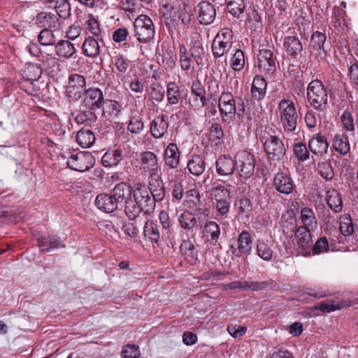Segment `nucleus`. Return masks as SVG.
I'll return each mask as SVG.
<instances>
[{
    "mask_svg": "<svg viewBox=\"0 0 358 358\" xmlns=\"http://www.w3.org/2000/svg\"><path fill=\"white\" fill-rule=\"evenodd\" d=\"M179 62L181 69L188 74L194 71L195 61L189 55V51L184 44L179 45Z\"/></svg>",
    "mask_w": 358,
    "mask_h": 358,
    "instance_id": "obj_35",
    "label": "nucleus"
},
{
    "mask_svg": "<svg viewBox=\"0 0 358 358\" xmlns=\"http://www.w3.org/2000/svg\"><path fill=\"white\" fill-rule=\"evenodd\" d=\"M83 103L89 109L100 108L104 103L102 91L97 87L85 90L84 91Z\"/></svg>",
    "mask_w": 358,
    "mask_h": 358,
    "instance_id": "obj_15",
    "label": "nucleus"
},
{
    "mask_svg": "<svg viewBox=\"0 0 358 358\" xmlns=\"http://www.w3.org/2000/svg\"><path fill=\"white\" fill-rule=\"evenodd\" d=\"M247 15L248 17L246 21L251 29L253 28V29L256 31L262 27L261 16L255 6H250Z\"/></svg>",
    "mask_w": 358,
    "mask_h": 358,
    "instance_id": "obj_51",
    "label": "nucleus"
},
{
    "mask_svg": "<svg viewBox=\"0 0 358 358\" xmlns=\"http://www.w3.org/2000/svg\"><path fill=\"white\" fill-rule=\"evenodd\" d=\"M266 80L262 76H255L251 86L252 97L257 101L262 100L266 96Z\"/></svg>",
    "mask_w": 358,
    "mask_h": 358,
    "instance_id": "obj_31",
    "label": "nucleus"
},
{
    "mask_svg": "<svg viewBox=\"0 0 358 358\" xmlns=\"http://www.w3.org/2000/svg\"><path fill=\"white\" fill-rule=\"evenodd\" d=\"M235 159L240 176L245 179L250 178L255 171V156L247 150H241L236 153Z\"/></svg>",
    "mask_w": 358,
    "mask_h": 358,
    "instance_id": "obj_5",
    "label": "nucleus"
},
{
    "mask_svg": "<svg viewBox=\"0 0 358 358\" xmlns=\"http://www.w3.org/2000/svg\"><path fill=\"white\" fill-rule=\"evenodd\" d=\"M135 36L143 43L150 42L155 35V27L152 20L146 15H138L134 22Z\"/></svg>",
    "mask_w": 358,
    "mask_h": 358,
    "instance_id": "obj_4",
    "label": "nucleus"
},
{
    "mask_svg": "<svg viewBox=\"0 0 358 358\" xmlns=\"http://www.w3.org/2000/svg\"><path fill=\"white\" fill-rule=\"evenodd\" d=\"M202 232L211 245H215L218 242L221 234L220 225L212 220L206 222Z\"/></svg>",
    "mask_w": 358,
    "mask_h": 358,
    "instance_id": "obj_30",
    "label": "nucleus"
},
{
    "mask_svg": "<svg viewBox=\"0 0 358 358\" xmlns=\"http://www.w3.org/2000/svg\"><path fill=\"white\" fill-rule=\"evenodd\" d=\"M112 62L117 71L120 73H126L131 63L126 56L120 53L115 55L112 58Z\"/></svg>",
    "mask_w": 358,
    "mask_h": 358,
    "instance_id": "obj_56",
    "label": "nucleus"
},
{
    "mask_svg": "<svg viewBox=\"0 0 358 358\" xmlns=\"http://www.w3.org/2000/svg\"><path fill=\"white\" fill-rule=\"evenodd\" d=\"M341 120L342 126L346 131L355 132L357 121H355L350 112L345 110L341 115Z\"/></svg>",
    "mask_w": 358,
    "mask_h": 358,
    "instance_id": "obj_61",
    "label": "nucleus"
},
{
    "mask_svg": "<svg viewBox=\"0 0 358 358\" xmlns=\"http://www.w3.org/2000/svg\"><path fill=\"white\" fill-rule=\"evenodd\" d=\"M264 150L268 157L273 161L282 159L286 150L282 141L275 135L269 134L268 137L264 136Z\"/></svg>",
    "mask_w": 358,
    "mask_h": 358,
    "instance_id": "obj_10",
    "label": "nucleus"
},
{
    "mask_svg": "<svg viewBox=\"0 0 358 358\" xmlns=\"http://www.w3.org/2000/svg\"><path fill=\"white\" fill-rule=\"evenodd\" d=\"M104 103L103 109L104 116L108 120H114L117 117L122 108L121 104L115 100H106Z\"/></svg>",
    "mask_w": 358,
    "mask_h": 358,
    "instance_id": "obj_45",
    "label": "nucleus"
},
{
    "mask_svg": "<svg viewBox=\"0 0 358 358\" xmlns=\"http://www.w3.org/2000/svg\"><path fill=\"white\" fill-rule=\"evenodd\" d=\"M38 40L41 45L44 46L56 45L57 38L53 31L44 28L39 34Z\"/></svg>",
    "mask_w": 358,
    "mask_h": 358,
    "instance_id": "obj_57",
    "label": "nucleus"
},
{
    "mask_svg": "<svg viewBox=\"0 0 358 358\" xmlns=\"http://www.w3.org/2000/svg\"><path fill=\"white\" fill-rule=\"evenodd\" d=\"M257 254L264 261L268 262L272 259L273 250L268 244L263 239L257 241Z\"/></svg>",
    "mask_w": 358,
    "mask_h": 358,
    "instance_id": "obj_52",
    "label": "nucleus"
},
{
    "mask_svg": "<svg viewBox=\"0 0 358 358\" xmlns=\"http://www.w3.org/2000/svg\"><path fill=\"white\" fill-rule=\"evenodd\" d=\"M283 47L289 59H293L294 61H299L300 59L303 51V46L297 36H285Z\"/></svg>",
    "mask_w": 358,
    "mask_h": 358,
    "instance_id": "obj_14",
    "label": "nucleus"
},
{
    "mask_svg": "<svg viewBox=\"0 0 358 358\" xmlns=\"http://www.w3.org/2000/svg\"><path fill=\"white\" fill-rule=\"evenodd\" d=\"M218 108L222 119L224 121L229 120L237 113L236 101L234 95L229 92H223L219 98Z\"/></svg>",
    "mask_w": 358,
    "mask_h": 358,
    "instance_id": "obj_9",
    "label": "nucleus"
},
{
    "mask_svg": "<svg viewBox=\"0 0 358 358\" xmlns=\"http://www.w3.org/2000/svg\"><path fill=\"white\" fill-rule=\"evenodd\" d=\"M166 96L169 105H175L178 103L180 91L179 86L176 83L171 82L167 85Z\"/></svg>",
    "mask_w": 358,
    "mask_h": 358,
    "instance_id": "obj_55",
    "label": "nucleus"
},
{
    "mask_svg": "<svg viewBox=\"0 0 358 358\" xmlns=\"http://www.w3.org/2000/svg\"><path fill=\"white\" fill-rule=\"evenodd\" d=\"M144 238L150 241L152 243H158L160 237L162 236V231L157 223L153 220H148V217L144 220L143 224Z\"/></svg>",
    "mask_w": 358,
    "mask_h": 358,
    "instance_id": "obj_27",
    "label": "nucleus"
},
{
    "mask_svg": "<svg viewBox=\"0 0 358 358\" xmlns=\"http://www.w3.org/2000/svg\"><path fill=\"white\" fill-rule=\"evenodd\" d=\"M144 129V123L141 116H132L128 123L127 129L132 134H138Z\"/></svg>",
    "mask_w": 358,
    "mask_h": 358,
    "instance_id": "obj_62",
    "label": "nucleus"
},
{
    "mask_svg": "<svg viewBox=\"0 0 358 358\" xmlns=\"http://www.w3.org/2000/svg\"><path fill=\"white\" fill-rule=\"evenodd\" d=\"M95 205L99 210L110 213L115 211L120 204L113 194H100L96 197Z\"/></svg>",
    "mask_w": 358,
    "mask_h": 358,
    "instance_id": "obj_19",
    "label": "nucleus"
},
{
    "mask_svg": "<svg viewBox=\"0 0 358 358\" xmlns=\"http://www.w3.org/2000/svg\"><path fill=\"white\" fill-rule=\"evenodd\" d=\"M122 159V152L116 149L106 152L101 158V163L105 167H112L118 165Z\"/></svg>",
    "mask_w": 358,
    "mask_h": 358,
    "instance_id": "obj_43",
    "label": "nucleus"
},
{
    "mask_svg": "<svg viewBox=\"0 0 358 358\" xmlns=\"http://www.w3.org/2000/svg\"><path fill=\"white\" fill-rule=\"evenodd\" d=\"M245 65V55L243 52L237 49L234 53L231 59V66L235 71H241L243 69Z\"/></svg>",
    "mask_w": 358,
    "mask_h": 358,
    "instance_id": "obj_63",
    "label": "nucleus"
},
{
    "mask_svg": "<svg viewBox=\"0 0 358 358\" xmlns=\"http://www.w3.org/2000/svg\"><path fill=\"white\" fill-rule=\"evenodd\" d=\"M95 140V135L90 129L83 128L77 133L76 142L83 148L92 147Z\"/></svg>",
    "mask_w": 358,
    "mask_h": 358,
    "instance_id": "obj_41",
    "label": "nucleus"
},
{
    "mask_svg": "<svg viewBox=\"0 0 358 358\" xmlns=\"http://www.w3.org/2000/svg\"><path fill=\"white\" fill-rule=\"evenodd\" d=\"M42 73L43 70L40 65L29 64L24 71V76L28 82L33 84L41 78Z\"/></svg>",
    "mask_w": 358,
    "mask_h": 358,
    "instance_id": "obj_46",
    "label": "nucleus"
},
{
    "mask_svg": "<svg viewBox=\"0 0 358 358\" xmlns=\"http://www.w3.org/2000/svg\"><path fill=\"white\" fill-rule=\"evenodd\" d=\"M273 185L277 191L289 194L294 188V182L291 177L285 173H278L273 178Z\"/></svg>",
    "mask_w": 358,
    "mask_h": 358,
    "instance_id": "obj_20",
    "label": "nucleus"
},
{
    "mask_svg": "<svg viewBox=\"0 0 358 358\" xmlns=\"http://www.w3.org/2000/svg\"><path fill=\"white\" fill-rule=\"evenodd\" d=\"M178 221L182 228L193 231L194 229H201L202 224L199 223L198 220L195 219V216L190 213L189 210H185L182 212L179 217Z\"/></svg>",
    "mask_w": 358,
    "mask_h": 358,
    "instance_id": "obj_38",
    "label": "nucleus"
},
{
    "mask_svg": "<svg viewBox=\"0 0 358 358\" xmlns=\"http://www.w3.org/2000/svg\"><path fill=\"white\" fill-rule=\"evenodd\" d=\"M252 238L249 231H243L237 238V245H231L230 250L236 257H248L252 250Z\"/></svg>",
    "mask_w": 358,
    "mask_h": 358,
    "instance_id": "obj_11",
    "label": "nucleus"
},
{
    "mask_svg": "<svg viewBox=\"0 0 358 358\" xmlns=\"http://www.w3.org/2000/svg\"><path fill=\"white\" fill-rule=\"evenodd\" d=\"M308 147L314 155L322 156L327 152L329 143L324 136L316 134L309 140Z\"/></svg>",
    "mask_w": 358,
    "mask_h": 358,
    "instance_id": "obj_28",
    "label": "nucleus"
},
{
    "mask_svg": "<svg viewBox=\"0 0 358 358\" xmlns=\"http://www.w3.org/2000/svg\"><path fill=\"white\" fill-rule=\"evenodd\" d=\"M332 147L341 155L348 154L350 150V145L347 135L336 134L332 140Z\"/></svg>",
    "mask_w": 358,
    "mask_h": 358,
    "instance_id": "obj_37",
    "label": "nucleus"
},
{
    "mask_svg": "<svg viewBox=\"0 0 358 358\" xmlns=\"http://www.w3.org/2000/svg\"><path fill=\"white\" fill-rule=\"evenodd\" d=\"M140 169L148 177L161 174V164L156 154L151 151H144L139 156Z\"/></svg>",
    "mask_w": 358,
    "mask_h": 358,
    "instance_id": "obj_6",
    "label": "nucleus"
},
{
    "mask_svg": "<svg viewBox=\"0 0 358 358\" xmlns=\"http://www.w3.org/2000/svg\"><path fill=\"white\" fill-rule=\"evenodd\" d=\"M162 65L166 70H173L178 59L174 48L167 46L162 48Z\"/></svg>",
    "mask_w": 358,
    "mask_h": 358,
    "instance_id": "obj_40",
    "label": "nucleus"
},
{
    "mask_svg": "<svg viewBox=\"0 0 358 358\" xmlns=\"http://www.w3.org/2000/svg\"><path fill=\"white\" fill-rule=\"evenodd\" d=\"M295 157L301 162L309 159L310 153L306 145L303 143H297L294 145L293 149Z\"/></svg>",
    "mask_w": 358,
    "mask_h": 358,
    "instance_id": "obj_64",
    "label": "nucleus"
},
{
    "mask_svg": "<svg viewBox=\"0 0 358 358\" xmlns=\"http://www.w3.org/2000/svg\"><path fill=\"white\" fill-rule=\"evenodd\" d=\"M75 122L79 124L91 125L94 123L97 117L93 110H76L71 113Z\"/></svg>",
    "mask_w": 358,
    "mask_h": 358,
    "instance_id": "obj_39",
    "label": "nucleus"
},
{
    "mask_svg": "<svg viewBox=\"0 0 358 358\" xmlns=\"http://www.w3.org/2000/svg\"><path fill=\"white\" fill-rule=\"evenodd\" d=\"M181 254L190 264L194 265L198 260V250L194 244L189 240H184L180 246Z\"/></svg>",
    "mask_w": 358,
    "mask_h": 358,
    "instance_id": "obj_34",
    "label": "nucleus"
},
{
    "mask_svg": "<svg viewBox=\"0 0 358 358\" xmlns=\"http://www.w3.org/2000/svg\"><path fill=\"white\" fill-rule=\"evenodd\" d=\"M278 108L284 131L286 133L295 131L299 117L294 102L289 99H283L279 102Z\"/></svg>",
    "mask_w": 358,
    "mask_h": 358,
    "instance_id": "obj_2",
    "label": "nucleus"
},
{
    "mask_svg": "<svg viewBox=\"0 0 358 358\" xmlns=\"http://www.w3.org/2000/svg\"><path fill=\"white\" fill-rule=\"evenodd\" d=\"M84 27L85 31L92 34L93 37L99 38L101 36L100 24L98 20L92 15H89L88 19L84 23Z\"/></svg>",
    "mask_w": 358,
    "mask_h": 358,
    "instance_id": "obj_49",
    "label": "nucleus"
},
{
    "mask_svg": "<svg viewBox=\"0 0 358 358\" xmlns=\"http://www.w3.org/2000/svg\"><path fill=\"white\" fill-rule=\"evenodd\" d=\"M187 168L189 172L195 176H201L206 169L204 157L199 155H194L188 160Z\"/></svg>",
    "mask_w": 358,
    "mask_h": 358,
    "instance_id": "obj_36",
    "label": "nucleus"
},
{
    "mask_svg": "<svg viewBox=\"0 0 358 358\" xmlns=\"http://www.w3.org/2000/svg\"><path fill=\"white\" fill-rule=\"evenodd\" d=\"M287 226L283 225V232L287 234L289 231H286L285 229H290L291 232H294L296 237V243L299 249H301V254L303 256H310V243L312 241L311 234L309 229L305 227H299L296 228V221L295 219H291L289 222H287Z\"/></svg>",
    "mask_w": 358,
    "mask_h": 358,
    "instance_id": "obj_3",
    "label": "nucleus"
},
{
    "mask_svg": "<svg viewBox=\"0 0 358 358\" xmlns=\"http://www.w3.org/2000/svg\"><path fill=\"white\" fill-rule=\"evenodd\" d=\"M99 38L93 36L87 37L82 45V52L87 57L94 59L100 54L101 47L98 42Z\"/></svg>",
    "mask_w": 358,
    "mask_h": 358,
    "instance_id": "obj_32",
    "label": "nucleus"
},
{
    "mask_svg": "<svg viewBox=\"0 0 358 358\" xmlns=\"http://www.w3.org/2000/svg\"><path fill=\"white\" fill-rule=\"evenodd\" d=\"M94 157L88 152L71 155L67 160L68 167L79 172L89 171L94 166Z\"/></svg>",
    "mask_w": 358,
    "mask_h": 358,
    "instance_id": "obj_7",
    "label": "nucleus"
},
{
    "mask_svg": "<svg viewBox=\"0 0 358 358\" xmlns=\"http://www.w3.org/2000/svg\"><path fill=\"white\" fill-rule=\"evenodd\" d=\"M316 169L318 174L326 181H331L334 177L333 167L328 161L319 162Z\"/></svg>",
    "mask_w": 358,
    "mask_h": 358,
    "instance_id": "obj_50",
    "label": "nucleus"
},
{
    "mask_svg": "<svg viewBox=\"0 0 358 358\" xmlns=\"http://www.w3.org/2000/svg\"><path fill=\"white\" fill-rule=\"evenodd\" d=\"M164 115L157 116L150 123V131L155 138L163 137L168 131L169 123Z\"/></svg>",
    "mask_w": 358,
    "mask_h": 358,
    "instance_id": "obj_24",
    "label": "nucleus"
},
{
    "mask_svg": "<svg viewBox=\"0 0 358 358\" xmlns=\"http://www.w3.org/2000/svg\"><path fill=\"white\" fill-rule=\"evenodd\" d=\"M301 217L303 223V226L306 228L313 227L316 225L317 220L314 212L309 208H303L301 210Z\"/></svg>",
    "mask_w": 358,
    "mask_h": 358,
    "instance_id": "obj_60",
    "label": "nucleus"
},
{
    "mask_svg": "<svg viewBox=\"0 0 358 358\" xmlns=\"http://www.w3.org/2000/svg\"><path fill=\"white\" fill-rule=\"evenodd\" d=\"M41 62L43 68L52 76L61 71V64L59 59L52 55H42Z\"/></svg>",
    "mask_w": 358,
    "mask_h": 358,
    "instance_id": "obj_44",
    "label": "nucleus"
},
{
    "mask_svg": "<svg viewBox=\"0 0 358 358\" xmlns=\"http://www.w3.org/2000/svg\"><path fill=\"white\" fill-rule=\"evenodd\" d=\"M144 220H131L124 225L122 229L124 233L131 238H136L140 232V229L142 227Z\"/></svg>",
    "mask_w": 358,
    "mask_h": 358,
    "instance_id": "obj_53",
    "label": "nucleus"
},
{
    "mask_svg": "<svg viewBox=\"0 0 358 358\" xmlns=\"http://www.w3.org/2000/svg\"><path fill=\"white\" fill-rule=\"evenodd\" d=\"M132 198L143 208L145 213L150 214L154 210L156 203L145 185L141 182L137 183L134 187Z\"/></svg>",
    "mask_w": 358,
    "mask_h": 358,
    "instance_id": "obj_8",
    "label": "nucleus"
},
{
    "mask_svg": "<svg viewBox=\"0 0 358 358\" xmlns=\"http://www.w3.org/2000/svg\"><path fill=\"white\" fill-rule=\"evenodd\" d=\"M134 188L127 182L117 183L113 189V195L120 205L127 200L132 199Z\"/></svg>",
    "mask_w": 358,
    "mask_h": 358,
    "instance_id": "obj_25",
    "label": "nucleus"
},
{
    "mask_svg": "<svg viewBox=\"0 0 358 358\" xmlns=\"http://www.w3.org/2000/svg\"><path fill=\"white\" fill-rule=\"evenodd\" d=\"M258 67L267 72H273L275 69V58L271 50L262 49L257 55Z\"/></svg>",
    "mask_w": 358,
    "mask_h": 358,
    "instance_id": "obj_26",
    "label": "nucleus"
},
{
    "mask_svg": "<svg viewBox=\"0 0 358 358\" xmlns=\"http://www.w3.org/2000/svg\"><path fill=\"white\" fill-rule=\"evenodd\" d=\"M191 92L194 96L192 103H191L192 106L200 108L207 105L206 90L199 80L193 81L191 87Z\"/></svg>",
    "mask_w": 358,
    "mask_h": 358,
    "instance_id": "obj_23",
    "label": "nucleus"
},
{
    "mask_svg": "<svg viewBox=\"0 0 358 358\" xmlns=\"http://www.w3.org/2000/svg\"><path fill=\"white\" fill-rule=\"evenodd\" d=\"M220 36H216L212 43V52L215 58L222 57L231 48L232 44L220 41Z\"/></svg>",
    "mask_w": 358,
    "mask_h": 358,
    "instance_id": "obj_48",
    "label": "nucleus"
},
{
    "mask_svg": "<svg viewBox=\"0 0 358 358\" xmlns=\"http://www.w3.org/2000/svg\"><path fill=\"white\" fill-rule=\"evenodd\" d=\"M38 244L41 251L48 252L52 249L63 247L59 238L55 236H48L39 238Z\"/></svg>",
    "mask_w": 358,
    "mask_h": 358,
    "instance_id": "obj_42",
    "label": "nucleus"
},
{
    "mask_svg": "<svg viewBox=\"0 0 358 358\" xmlns=\"http://www.w3.org/2000/svg\"><path fill=\"white\" fill-rule=\"evenodd\" d=\"M147 188L155 203L162 201L164 199L166 189L161 174L155 177H148V187Z\"/></svg>",
    "mask_w": 358,
    "mask_h": 358,
    "instance_id": "obj_17",
    "label": "nucleus"
},
{
    "mask_svg": "<svg viewBox=\"0 0 358 358\" xmlns=\"http://www.w3.org/2000/svg\"><path fill=\"white\" fill-rule=\"evenodd\" d=\"M85 78L77 73L72 74L69 78V84L66 93L69 98L78 100L83 96V89L85 87Z\"/></svg>",
    "mask_w": 358,
    "mask_h": 358,
    "instance_id": "obj_12",
    "label": "nucleus"
},
{
    "mask_svg": "<svg viewBox=\"0 0 358 358\" xmlns=\"http://www.w3.org/2000/svg\"><path fill=\"white\" fill-rule=\"evenodd\" d=\"M339 227L341 233L343 236H348L352 234L354 232V226L350 215L344 214L340 216Z\"/></svg>",
    "mask_w": 358,
    "mask_h": 358,
    "instance_id": "obj_54",
    "label": "nucleus"
},
{
    "mask_svg": "<svg viewBox=\"0 0 358 358\" xmlns=\"http://www.w3.org/2000/svg\"><path fill=\"white\" fill-rule=\"evenodd\" d=\"M326 201L328 206L334 213H340L343 210V203L341 194L335 188H331L326 192Z\"/></svg>",
    "mask_w": 358,
    "mask_h": 358,
    "instance_id": "obj_33",
    "label": "nucleus"
},
{
    "mask_svg": "<svg viewBox=\"0 0 358 358\" xmlns=\"http://www.w3.org/2000/svg\"><path fill=\"white\" fill-rule=\"evenodd\" d=\"M210 194L213 201H217L225 199H229V190L222 185L213 187L210 190Z\"/></svg>",
    "mask_w": 358,
    "mask_h": 358,
    "instance_id": "obj_59",
    "label": "nucleus"
},
{
    "mask_svg": "<svg viewBox=\"0 0 358 358\" xmlns=\"http://www.w3.org/2000/svg\"><path fill=\"white\" fill-rule=\"evenodd\" d=\"M124 213L129 220H144L148 215L133 198L124 202Z\"/></svg>",
    "mask_w": 358,
    "mask_h": 358,
    "instance_id": "obj_22",
    "label": "nucleus"
},
{
    "mask_svg": "<svg viewBox=\"0 0 358 358\" xmlns=\"http://www.w3.org/2000/svg\"><path fill=\"white\" fill-rule=\"evenodd\" d=\"M164 165L171 169H176L180 163V152L176 143H170L164 150Z\"/></svg>",
    "mask_w": 358,
    "mask_h": 358,
    "instance_id": "obj_16",
    "label": "nucleus"
},
{
    "mask_svg": "<svg viewBox=\"0 0 358 358\" xmlns=\"http://www.w3.org/2000/svg\"><path fill=\"white\" fill-rule=\"evenodd\" d=\"M199 22L202 24L213 23L216 17V10L210 1H202L195 8Z\"/></svg>",
    "mask_w": 358,
    "mask_h": 358,
    "instance_id": "obj_13",
    "label": "nucleus"
},
{
    "mask_svg": "<svg viewBox=\"0 0 358 358\" xmlns=\"http://www.w3.org/2000/svg\"><path fill=\"white\" fill-rule=\"evenodd\" d=\"M217 173L220 176H229L234 173L236 159L234 160L229 155H223L218 157L215 162Z\"/></svg>",
    "mask_w": 358,
    "mask_h": 358,
    "instance_id": "obj_18",
    "label": "nucleus"
},
{
    "mask_svg": "<svg viewBox=\"0 0 358 358\" xmlns=\"http://www.w3.org/2000/svg\"><path fill=\"white\" fill-rule=\"evenodd\" d=\"M35 24L39 27L48 29H58L59 27V20L57 15L48 12L39 13L35 18Z\"/></svg>",
    "mask_w": 358,
    "mask_h": 358,
    "instance_id": "obj_29",
    "label": "nucleus"
},
{
    "mask_svg": "<svg viewBox=\"0 0 358 358\" xmlns=\"http://www.w3.org/2000/svg\"><path fill=\"white\" fill-rule=\"evenodd\" d=\"M329 241L326 236H322L319 239H317L310 249L312 255H318L322 253L327 252H329Z\"/></svg>",
    "mask_w": 358,
    "mask_h": 358,
    "instance_id": "obj_58",
    "label": "nucleus"
},
{
    "mask_svg": "<svg viewBox=\"0 0 358 358\" xmlns=\"http://www.w3.org/2000/svg\"><path fill=\"white\" fill-rule=\"evenodd\" d=\"M55 52L58 57L66 59H76L78 55V49L68 40H60L55 45Z\"/></svg>",
    "mask_w": 358,
    "mask_h": 358,
    "instance_id": "obj_21",
    "label": "nucleus"
},
{
    "mask_svg": "<svg viewBox=\"0 0 358 358\" xmlns=\"http://www.w3.org/2000/svg\"><path fill=\"white\" fill-rule=\"evenodd\" d=\"M325 41V34L317 31L312 34L310 46L313 50L318 52L319 55H321L322 52L324 53V45Z\"/></svg>",
    "mask_w": 358,
    "mask_h": 358,
    "instance_id": "obj_47",
    "label": "nucleus"
},
{
    "mask_svg": "<svg viewBox=\"0 0 358 358\" xmlns=\"http://www.w3.org/2000/svg\"><path fill=\"white\" fill-rule=\"evenodd\" d=\"M307 99L310 106L317 111H324L328 106V93L323 83L316 79L307 87Z\"/></svg>",
    "mask_w": 358,
    "mask_h": 358,
    "instance_id": "obj_1",
    "label": "nucleus"
}]
</instances>
